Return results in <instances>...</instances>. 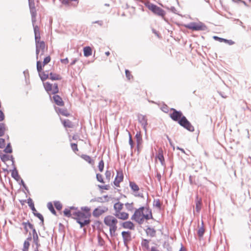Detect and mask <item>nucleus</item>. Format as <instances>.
<instances>
[{
  "instance_id": "1",
  "label": "nucleus",
  "mask_w": 251,
  "mask_h": 251,
  "mask_svg": "<svg viewBox=\"0 0 251 251\" xmlns=\"http://www.w3.org/2000/svg\"><path fill=\"white\" fill-rule=\"evenodd\" d=\"M72 219L80 226V228L88 226L90 224L91 217V208L88 206H82L80 210H77L73 212Z\"/></svg>"
},
{
  "instance_id": "2",
  "label": "nucleus",
  "mask_w": 251,
  "mask_h": 251,
  "mask_svg": "<svg viewBox=\"0 0 251 251\" xmlns=\"http://www.w3.org/2000/svg\"><path fill=\"white\" fill-rule=\"evenodd\" d=\"M170 110L172 111V112L170 113L169 116L173 121L177 122L180 126L189 131L193 132L194 131V126L187 120L186 117L183 115L181 111L177 110L174 108H171Z\"/></svg>"
},
{
  "instance_id": "3",
  "label": "nucleus",
  "mask_w": 251,
  "mask_h": 251,
  "mask_svg": "<svg viewBox=\"0 0 251 251\" xmlns=\"http://www.w3.org/2000/svg\"><path fill=\"white\" fill-rule=\"evenodd\" d=\"M140 1L154 15L160 16L163 18H164L166 15V12L163 9L155 4L151 3L148 0H146L145 1L140 0Z\"/></svg>"
},
{
  "instance_id": "4",
  "label": "nucleus",
  "mask_w": 251,
  "mask_h": 251,
  "mask_svg": "<svg viewBox=\"0 0 251 251\" xmlns=\"http://www.w3.org/2000/svg\"><path fill=\"white\" fill-rule=\"evenodd\" d=\"M184 26L192 31H206L208 30L207 26L203 23L199 22H191L189 24H185Z\"/></svg>"
},
{
  "instance_id": "5",
  "label": "nucleus",
  "mask_w": 251,
  "mask_h": 251,
  "mask_svg": "<svg viewBox=\"0 0 251 251\" xmlns=\"http://www.w3.org/2000/svg\"><path fill=\"white\" fill-rule=\"evenodd\" d=\"M147 213L146 214V215H144L143 216L135 218L134 219L131 220L134 221L139 225H142L143 224L145 220L147 221L153 219L151 210L150 208H147Z\"/></svg>"
},
{
  "instance_id": "6",
  "label": "nucleus",
  "mask_w": 251,
  "mask_h": 251,
  "mask_svg": "<svg viewBox=\"0 0 251 251\" xmlns=\"http://www.w3.org/2000/svg\"><path fill=\"white\" fill-rule=\"evenodd\" d=\"M32 23L36 22L37 11L34 0H28Z\"/></svg>"
},
{
  "instance_id": "7",
  "label": "nucleus",
  "mask_w": 251,
  "mask_h": 251,
  "mask_svg": "<svg viewBox=\"0 0 251 251\" xmlns=\"http://www.w3.org/2000/svg\"><path fill=\"white\" fill-rule=\"evenodd\" d=\"M103 222L106 226H110L114 224H117L118 220L117 218L114 216L108 215L104 218Z\"/></svg>"
},
{
  "instance_id": "8",
  "label": "nucleus",
  "mask_w": 251,
  "mask_h": 251,
  "mask_svg": "<svg viewBox=\"0 0 251 251\" xmlns=\"http://www.w3.org/2000/svg\"><path fill=\"white\" fill-rule=\"evenodd\" d=\"M108 207L105 206H98L94 209L93 211L92 215L95 218H98L103 213L108 211Z\"/></svg>"
},
{
  "instance_id": "9",
  "label": "nucleus",
  "mask_w": 251,
  "mask_h": 251,
  "mask_svg": "<svg viewBox=\"0 0 251 251\" xmlns=\"http://www.w3.org/2000/svg\"><path fill=\"white\" fill-rule=\"evenodd\" d=\"M147 208H150L149 207H147L145 206H141L138 209H136L134 214L131 217V219H134L139 217H141L144 216V215H146L144 213L145 210H147Z\"/></svg>"
},
{
  "instance_id": "10",
  "label": "nucleus",
  "mask_w": 251,
  "mask_h": 251,
  "mask_svg": "<svg viewBox=\"0 0 251 251\" xmlns=\"http://www.w3.org/2000/svg\"><path fill=\"white\" fill-rule=\"evenodd\" d=\"M138 120L139 123L141 125L145 131H147V126L148 125L147 119L145 115H143L141 114L138 115Z\"/></svg>"
},
{
  "instance_id": "11",
  "label": "nucleus",
  "mask_w": 251,
  "mask_h": 251,
  "mask_svg": "<svg viewBox=\"0 0 251 251\" xmlns=\"http://www.w3.org/2000/svg\"><path fill=\"white\" fill-rule=\"evenodd\" d=\"M123 179H124V175H123V172L122 171H118L117 172L116 176L115 177V179L113 182L114 184L117 187H119L120 182L123 181Z\"/></svg>"
},
{
  "instance_id": "12",
  "label": "nucleus",
  "mask_w": 251,
  "mask_h": 251,
  "mask_svg": "<svg viewBox=\"0 0 251 251\" xmlns=\"http://www.w3.org/2000/svg\"><path fill=\"white\" fill-rule=\"evenodd\" d=\"M53 95V96L52 97L50 96V98L53 100V101L55 103V104L60 106H63L64 105V102L62 100V98L58 95Z\"/></svg>"
},
{
  "instance_id": "13",
  "label": "nucleus",
  "mask_w": 251,
  "mask_h": 251,
  "mask_svg": "<svg viewBox=\"0 0 251 251\" xmlns=\"http://www.w3.org/2000/svg\"><path fill=\"white\" fill-rule=\"evenodd\" d=\"M122 238L124 242H130L131 238V233L130 231H123L121 233Z\"/></svg>"
},
{
  "instance_id": "14",
  "label": "nucleus",
  "mask_w": 251,
  "mask_h": 251,
  "mask_svg": "<svg viewBox=\"0 0 251 251\" xmlns=\"http://www.w3.org/2000/svg\"><path fill=\"white\" fill-rule=\"evenodd\" d=\"M114 215L118 219L122 220H127L129 218L128 213L125 212H119V213H114Z\"/></svg>"
},
{
  "instance_id": "15",
  "label": "nucleus",
  "mask_w": 251,
  "mask_h": 251,
  "mask_svg": "<svg viewBox=\"0 0 251 251\" xmlns=\"http://www.w3.org/2000/svg\"><path fill=\"white\" fill-rule=\"evenodd\" d=\"M156 157L158 159L161 165L163 166V167H165L166 164H165V159H164L163 153V150L162 149H160L158 150V154L156 155Z\"/></svg>"
},
{
  "instance_id": "16",
  "label": "nucleus",
  "mask_w": 251,
  "mask_h": 251,
  "mask_svg": "<svg viewBox=\"0 0 251 251\" xmlns=\"http://www.w3.org/2000/svg\"><path fill=\"white\" fill-rule=\"evenodd\" d=\"M55 111L58 114L66 117H69L70 114L68 112L66 108H61L58 107L54 106Z\"/></svg>"
},
{
  "instance_id": "17",
  "label": "nucleus",
  "mask_w": 251,
  "mask_h": 251,
  "mask_svg": "<svg viewBox=\"0 0 251 251\" xmlns=\"http://www.w3.org/2000/svg\"><path fill=\"white\" fill-rule=\"evenodd\" d=\"M196 203V211L197 212L199 213L201 208L202 200L201 198L199 197L198 195H196L195 198Z\"/></svg>"
},
{
  "instance_id": "18",
  "label": "nucleus",
  "mask_w": 251,
  "mask_h": 251,
  "mask_svg": "<svg viewBox=\"0 0 251 251\" xmlns=\"http://www.w3.org/2000/svg\"><path fill=\"white\" fill-rule=\"evenodd\" d=\"M32 232L33 243L35 244L36 247L39 248L41 245L39 243L38 236L35 228L32 230Z\"/></svg>"
},
{
  "instance_id": "19",
  "label": "nucleus",
  "mask_w": 251,
  "mask_h": 251,
  "mask_svg": "<svg viewBox=\"0 0 251 251\" xmlns=\"http://www.w3.org/2000/svg\"><path fill=\"white\" fill-rule=\"evenodd\" d=\"M11 176L17 182H19L21 177L19 175L18 171L15 166L14 167L13 169L11 172Z\"/></svg>"
},
{
  "instance_id": "20",
  "label": "nucleus",
  "mask_w": 251,
  "mask_h": 251,
  "mask_svg": "<svg viewBox=\"0 0 251 251\" xmlns=\"http://www.w3.org/2000/svg\"><path fill=\"white\" fill-rule=\"evenodd\" d=\"M123 228L130 230H134L135 228V225L132 222L130 221H127L124 222Z\"/></svg>"
},
{
  "instance_id": "21",
  "label": "nucleus",
  "mask_w": 251,
  "mask_h": 251,
  "mask_svg": "<svg viewBox=\"0 0 251 251\" xmlns=\"http://www.w3.org/2000/svg\"><path fill=\"white\" fill-rule=\"evenodd\" d=\"M27 202L28 203L29 207H30L31 210L32 211V213H33V215L35 216L36 213H39L37 212L36 208H35L34 204V202H33L32 200L30 198H29L27 200Z\"/></svg>"
},
{
  "instance_id": "22",
  "label": "nucleus",
  "mask_w": 251,
  "mask_h": 251,
  "mask_svg": "<svg viewBox=\"0 0 251 251\" xmlns=\"http://www.w3.org/2000/svg\"><path fill=\"white\" fill-rule=\"evenodd\" d=\"M137 143L136 148L138 151H139V147L142 143V137L140 132H137L135 136Z\"/></svg>"
},
{
  "instance_id": "23",
  "label": "nucleus",
  "mask_w": 251,
  "mask_h": 251,
  "mask_svg": "<svg viewBox=\"0 0 251 251\" xmlns=\"http://www.w3.org/2000/svg\"><path fill=\"white\" fill-rule=\"evenodd\" d=\"M123 203H121L120 201L116 202L114 204L113 206L114 209L115 211V213H119V212H120L121 210H122V209L123 208Z\"/></svg>"
},
{
  "instance_id": "24",
  "label": "nucleus",
  "mask_w": 251,
  "mask_h": 251,
  "mask_svg": "<svg viewBox=\"0 0 251 251\" xmlns=\"http://www.w3.org/2000/svg\"><path fill=\"white\" fill-rule=\"evenodd\" d=\"M146 233L147 235H150L151 237H155L156 235V230L154 228L150 226H148L146 229Z\"/></svg>"
},
{
  "instance_id": "25",
  "label": "nucleus",
  "mask_w": 251,
  "mask_h": 251,
  "mask_svg": "<svg viewBox=\"0 0 251 251\" xmlns=\"http://www.w3.org/2000/svg\"><path fill=\"white\" fill-rule=\"evenodd\" d=\"M92 50L90 47L86 46L83 48V54L85 57H88L92 55Z\"/></svg>"
},
{
  "instance_id": "26",
  "label": "nucleus",
  "mask_w": 251,
  "mask_h": 251,
  "mask_svg": "<svg viewBox=\"0 0 251 251\" xmlns=\"http://www.w3.org/2000/svg\"><path fill=\"white\" fill-rule=\"evenodd\" d=\"M36 48L38 47V49L42 51V52L45 51V43L43 41H39L37 43H35Z\"/></svg>"
},
{
  "instance_id": "27",
  "label": "nucleus",
  "mask_w": 251,
  "mask_h": 251,
  "mask_svg": "<svg viewBox=\"0 0 251 251\" xmlns=\"http://www.w3.org/2000/svg\"><path fill=\"white\" fill-rule=\"evenodd\" d=\"M49 78L51 80H60L62 79V77L59 75L52 72L50 73Z\"/></svg>"
},
{
  "instance_id": "28",
  "label": "nucleus",
  "mask_w": 251,
  "mask_h": 251,
  "mask_svg": "<svg viewBox=\"0 0 251 251\" xmlns=\"http://www.w3.org/2000/svg\"><path fill=\"white\" fill-rule=\"evenodd\" d=\"M129 187L135 194L139 190V186L133 181H129Z\"/></svg>"
},
{
  "instance_id": "29",
  "label": "nucleus",
  "mask_w": 251,
  "mask_h": 251,
  "mask_svg": "<svg viewBox=\"0 0 251 251\" xmlns=\"http://www.w3.org/2000/svg\"><path fill=\"white\" fill-rule=\"evenodd\" d=\"M205 229L203 226V222L201 221V226L200 227L198 230L197 234L199 237L201 238L203 237Z\"/></svg>"
},
{
  "instance_id": "30",
  "label": "nucleus",
  "mask_w": 251,
  "mask_h": 251,
  "mask_svg": "<svg viewBox=\"0 0 251 251\" xmlns=\"http://www.w3.org/2000/svg\"><path fill=\"white\" fill-rule=\"evenodd\" d=\"M62 124L65 127L72 128L73 125L72 122L68 119L64 120L62 122Z\"/></svg>"
},
{
  "instance_id": "31",
  "label": "nucleus",
  "mask_w": 251,
  "mask_h": 251,
  "mask_svg": "<svg viewBox=\"0 0 251 251\" xmlns=\"http://www.w3.org/2000/svg\"><path fill=\"white\" fill-rule=\"evenodd\" d=\"M44 86L45 90L48 94H50V92L52 91V84L49 82H46L44 83Z\"/></svg>"
},
{
  "instance_id": "32",
  "label": "nucleus",
  "mask_w": 251,
  "mask_h": 251,
  "mask_svg": "<svg viewBox=\"0 0 251 251\" xmlns=\"http://www.w3.org/2000/svg\"><path fill=\"white\" fill-rule=\"evenodd\" d=\"M39 76L40 77L41 80L42 81H44L48 78H49L50 76V74H46L45 72H41L40 74H39Z\"/></svg>"
},
{
  "instance_id": "33",
  "label": "nucleus",
  "mask_w": 251,
  "mask_h": 251,
  "mask_svg": "<svg viewBox=\"0 0 251 251\" xmlns=\"http://www.w3.org/2000/svg\"><path fill=\"white\" fill-rule=\"evenodd\" d=\"M81 157L90 164L94 163L93 160L92 159L91 157L88 155L82 154L81 155Z\"/></svg>"
},
{
  "instance_id": "34",
  "label": "nucleus",
  "mask_w": 251,
  "mask_h": 251,
  "mask_svg": "<svg viewBox=\"0 0 251 251\" xmlns=\"http://www.w3.org/2000/svg\"><path fill=\"white\" fill-rule=\"evenodd\" d=\"M101 225H102V223L100 221L96 220L94 221V225H92V226L93 229H95L96 227L98 230H100Z\"/></svg>"
},
{
  "instance_id": "35",
  "label": "nucleus",
  "mask_w": 251,
  "mask_h": 251,
  "mask_svg": "<svg viewBox=\"0 0 251 251\" xmlns=\"http://www.w3.org/2000/svg\"><path fill=\"white\" fill-rule=\"evenodd\" d=\"M149 240L146 239H143L141 242V246L147 250L149 249Z\"/></svg>"
},
{
  "instance_id": "36",
  "label": "nucleus",
  "mask_w": 251,
  "mask_h": 251,
  "mask_svg": "<svg viewBox=\"0 0 251 251\" xmlns=\"http://www.w3.org/2000/svg\"><path fill=\"white\" fill-rule=\"evenodd\" d=\"M63 214L64 215L65 217L70 218L71 217L72 218V217H74V216L73 215V213H71V210L68 208H65L63 211Z\"/></svg>"
},
{
  "instance_id": "37",
  "label": "nucleus",
  "mask_w": 251,
  "mask_h": 251,
  "mask_svg": "<svg viewBox=\"0 0 251 251\" xmlns=\"http://www.w3.org/2000/svg\"><path fill=\"white\" fill-rule=\"evenodd\" d=\"M47 207L48 208V209H49V210L51 212V213L54 215H56L57 214H56V211L55 210L54 208V207L52 204V203L51 202H49L47 204Z\"/></svg>"
},
{
  "instance_id": "38",
  "label": "nucleus",
  "mask_w": 251,
  "mask_h": 251,
  "mask_svg": "<svg viewBox=\"0 0 251 251\" xmlns=\"http://www.w3.org/2000/svg\"><path fill=\"white\" fill-rule=\"evenodd\" d=\"M5 124L3 123H0V137L4 135L5 131Z\"/></svg>"
},
{
  "instance_id": "39",
  "label": "nucleus",
  "mask_w": 251,
  "mask_h": 251,
  "mask_svg": "<svg viewBox=\"0 0 251 251\" xmlns=\"http://www.w3.org/2000/svg\"><path fill=\"white\" fill-rule=\"evenodd\" d=\"M35 217H37L40 220V226L44 227V219L43 216L41 213H36Z\"/></svg>"
},
{
  "instance_id": "40",
  "label": "nucleus",
  "mask_w": 251,
  "mask_h": 251,
  "mask_svg": "<svg viewBox=\"0 0 251 251\" xmlns=\"http://www.w3.org/2000/svg\"><path fill=\"white\" fill-rule=\"evenodd\" d=\"M12 148L10 143L7 144L5 148L4 149L3 151L6 153H11L12 152Z\"/></svg>"
},
{
  "instance_id": "41",
  "label": "nucleus",
  "mask_w": 251,
  "mask_h": 251,
  "mask_svg": "<svg viewBox=\"0 0 251 251\" xmlns=\"http://www.w3.org/2000/svg\"><path fill=\"white\" fill-rule=\"evenodd\" d=\"M43 64H42V62L40 60H37L36 63V67L37 71L39 74H40V72L42 71Z\"/></svg>"
},
{
  "instance_id": "42",
  "label": "nucleus",
  "mask_w": 251,
  "mask_h": 251,
  "mask_svg": "<svg viewBox=\"0 0 251 251\" xmlns=\"http://www.w3.org/2000/svg\"><path fill=\"white\" fill-rule=\"evenodd\" d=\"M0 158L1 161L3 162L7 161L9 160L10 157L9 156L6 154H0Z\"/></svg>"
},
{
  "instance_id": "43",
  "label": "nucleus",
  "mask_w": 251,
  "mask_h": 251,
  "mask_svg": "<svg viewBox=\"0 0 251 251\" xmlns=\"http://www.w3.org/2000/svg\"><path fill=\"white\" fill-rule=\"evenodd\" d=\"M133 202L128 203L126 202L125 203V206L126 209L129 211H132L134 209V207L133 206Z\"/></svg>"
},
{
  "instance_id": "44",
  "label": "nucleus",
  "mask_w": 251,
  "mask_h": 251,
  "mask_svg": "<svg viewBox=\"0 0 251 251\" xmlns=\"http://www.w3.org/2000/svg\"><path fill=\"white\" fill-rule=\"evenodd\" d=\"M54 205L57 210H61L62 208V204L59 201H54Z\"/></svg>"
},
{
  "instance_id": "45",
  "label": "nucleus",
  "mask_w": 251,
  "mask_h": 251,
  "mask_svg": "<svg viewBox=\"0 0 251 251\" xmlns=\"http://www.w3.org/2000/svg\"><path fill=\"white\" fill-rule=\"evenodd\" d=\"M30 246V243L28 241H25L24 243V246L23 251H28Z\"/></svg>"
},
{
  "instance_id": "46",
  "label": "nucleus",
  "mask_w": 251,
  "mask_h": 251,
  "mask_svg": "<svg viewBox=\"0 0 251 251\" xmlns=\"http://www.w3.org/2000/svg\"><path fill=\"white\" fill-rule=\"evenodd\" d=\"M58 92H59V88H58V84H57V83H55L53 84V89L52 88L51 94H56L58 93Z\"/></svg>"
},
{
  "instance_id": "47",
  "label": "nucleus",
  "mask_w": 251,
  "mask_h": 251,
  "mask_svg": "<svg viewBox=\"0 0 251 251\" xmlns=\"http://www.w3.org/2000/svg\"><path fill=\"white\" fill-rule=\"evenodd\" d=\"M22 225L24 226V227H25V226H26L27 227L28 226V227L31 230L34 228L33 225L30 223L29 221L26 222H23Z\"/></svg>"
},
{
  "instance_id": "48",
  "label": "nucleus",
  "mask_w": 251,
  "mask_h": 251,
  "mask_svg": "<svg viewBox=\"0 0 251 251\" xmlns=\"http://www.w3.org/2000/svg\"><path fill=\"white\" fill-rule=\"evenodd\" d=\"M104 163L103 160H101L99 163L98 168L100 172H103L104 169Z\"/></svg>"
},
{
  "instance_id": "49",
  "label": "nucleus",
  "mask_w": 251,
  "mask_h": 251,
  "mask_svg": "<svg viewBox=\"0 0 251 251\" xmlns=\"http://www.w3.org/2000/svg\"><path fill=\"white\" fill-rule=\"evenodd\" d=\"M153 205L159 209L161 208V204L160 203L159 199L154 200Z\"/></svg>"
},
{
  "instance_id": "50",
  "label": "nucleus",
  "mask_w": 251,
  "mask_h": 251,
  "mask_svg": "<svg viewBox=\"0 0 251 251\" xmlns=\"http://www.w3.org/2000/svg\"><path fill=\"white\" fill-rule=\"evenodd\" d=\"M96 178L98 181L100 182V183H104L103 181V179L102 178V176L100 174H96Z\"/></svg>"
},
{
  "instance_id": "51",
  "label": "nucleus",
  "mask_w": 251,
  "mask_h": 251,
  "mask_svg": "<svg viewBox=\"0 0 251 251\" xmlns=\"http://www.w3.org/2000/svg\"><path fill=\"white\" fill-rule=\"evenodd\" d=\"M50 60H51V58L50 56H48L46 57L44 59V61L43 62V66H44L46 65H47V64H48L50 61Z\"/></svg>"
},
{
  "instance_id": "52",
  "label": "nucleus",
  "mask_w": 251,
  "mask_h": 251,
  "mask_svg": "<svg viewBox=\"0 0 251 251\" xmlns=\"http://www.w3.org/2000/svg\"><path fill=\"white\" fill-rule=\"evenodd\" d=\"M117 229V224H114L113 226H109V232L111 233V232H113V233H115V231Z\"/></svg>"
},
{
  "instance_id": "53",
  "label": "nucleus",
  "mask_w": 251,
  "mask_h": 251,
  "mask_svg": "<svg viewBox=\"0 0 251 251\" xmlns=\"http://www.w3.org/2000/svg\"><path fill=\"white\" fill-rule=\"evenodd\" d=\"M109 201V199L103 200V198L102 197H97V202H104Z\"/></svg>"
},
{
  "instance_id": "54",
  "label": "nucleus",
  "mask_w": 251,
  "mask_h": 251,
  "mask_svg": "<svg viewBox=\"0 0 251 251\" xmlns=\"http://www.w3.org/2000/svg\"><path fill=\"white\" fill-rule=\"evenodd\" d=\"M128 135H129V144L130 145L131 149H132L134 146V143L132 139L131 135L130 133V132H128Z\"/></svg>"
},
{
  "instance_id": "55",
  "label": "nucleus",
  "mask_w": 251,
  "mask_h": 251,
  "mask_svg": "<svg viewBox=\"0 0 251 251\" xmlns=\"http://www.w3.org/2000/svg\"><path fill=\"white\" fill-rule=\"evenodd\" d=\"M35 23L36 22L32 23V25H33V27L34 33L40 32L39 27V26L38 25H35Z\"/></svg>"
},
{
  "instance_id": "56",
  "label": "nucleus",
  "mask_w": 251,
  "mask_h": 251,
  "mask_svg": "<svg viewBox=\"0 0 251 251\" xmlns=\"http://www.w3.org/2000/svg\"><path fill=\"white\" fill-rule=\"evenodd\" d=\"M5 146V140L3 138H0V149H3Z\"/></svg>"
},
{
  "instance_id": "57",
  "label": "nucleus",
  "mask_w": 251,
  "mask_h": 251,
  "mask_svg": "<svg viewBox=\"0 0 251 251\" xmlns=\"http://www.w3.org/2000/svg\"><path fill=\"white\" fill-rule=\"evenodd\" d=\"M35 36V42L37 43V42L40 41V32L34 33Z\"/></svg>"
},
{
  "instance_id": "58",
  "label": "nucleus",
  "mask_w": 251,
  "mask_h": 251,
  "mask_svg": "<svg viewBox=\"0 0 251 251\" xmlns=\"http://www.w3.org/2000/svg\"><path fill=\"white\" fill-rule=\"evenodd\" d=\"M105 175L106 179H107L108 181H109L110 179L111 175V172L110 171L107 170L105 173Z\"/></svg>"
},
{
  "instance_id": "59",
  "label": "nucleus",
  "mask_w": 251,
  "mask_h": 251,
  "mask_svg": "<svg viewBox=\"0 0 251 251\" xmlns=\"http://www.w3.org/2000/svg\"><path fill=\"white\" fill-rule=\"evenodd\" d=\"M99 245L100 246H103L105 243V241L101 237H98Z\"/></svg>"
},
{
  "instance_id": "60",
  "label": "nucleus",
  "mask_w": 251,
  "mask_h": 251,
  "mask_svg": "<svg viewBox=\"0 0 251 251\" xmlns=\"http://www.w3.org/2000/svg\"><path fill=\"white\" fill-rule=\"evenodd\" d=\"M223 42L226 43L228 44L229 45H232L234 44V42L232 40H228L226 39H224V41Z\"/></svg>"
},
{
  "instance_id": "61",
  "label": "nucleus",
  "mask_w": 251,
  "mask_h": 251,
  "mask_svg": "<svg viewBox=\"0 0 251 251\" xmlns=\"http://www.w3.org/2000/svg\"><path fill=\"white\" fill-rule=\"evenodd\" d=\"M71 147L72 149L74 151H77V145L76 143H71Z\"/></svg>"
},
{
  "instance_id": "62",
  "label": "nucleus",
  "mask_w": 251,
  "mask_h": 251,
  "mask_svg": "<svg viewBox=\"0 0 251 251\" xmlns=\"http://www.w3.org/2000/svg\"><path fill=\"white\" fill-rule=\"evenodd\" d=\"M98 187L100 189H103V190H109V187H110L109 185H98Z\"/></svg>"
},
{
  "instance_id": "63",
  "label": "nucleus",
  "mask_w": 251,
  "mask_h": 251,
  "mask_svg": "<svg viewBox=\"0 0 251 251\" xmlns=\"http://www.w3.org/2000/svg\"><path fill=\"white\" fill-rule=\"evenodd\" d=\"M193 177L192 176H190L189 177V182L191 185H197L196 182L193 179Z\"/></svg>"
},
{
  "instance_id": "64",
  "label": "nucleus",
  "mask_w": 251,
  "mask_h": 251,
  "mask_svg": "<svg viewBox=\"0 0 251 251\" xmlns=\"http://www.w3.org/2000/svg\"><path fill=\"white\" fill-rule=\"evenodd\" d=\"M213 38L215 40H216V41H219V42H221H221H223V41H224V38H221V37H218V36H214L213 37Z\"/></svg>"
}]
</instances>
